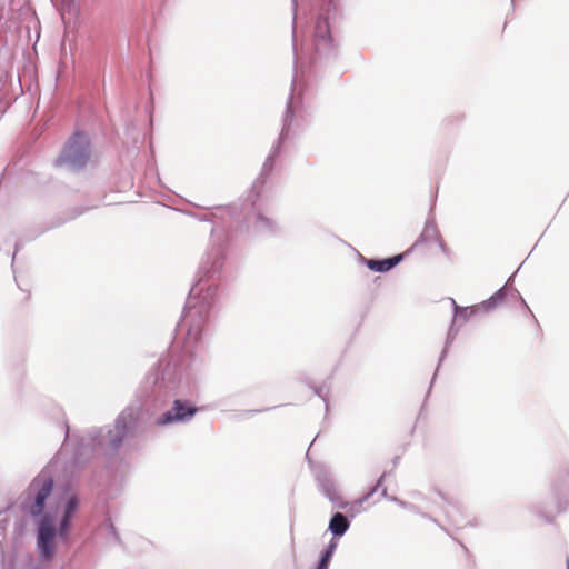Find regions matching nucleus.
<instances>
[{"mask_svg": "<svg viewBox=\"0 0 569 569\" xmlns=\"http://www.w3.org/2000/svg\"><path fill=\"white\" fill-rule=\"evenodd\" d=\"M349 528V521L345 515L337 512L329 522V529L335 536H342Z\"/></svg>", "mask_w": 569, "mask_h": 569, "instance_id": "7", "label": "nucleus"}, {"mask_svg": "<svg viewBox=\"0 0 569 569\" xmlns=\"http://www.w3.org/2000/svg\"><path fill=\"white\" fill-rule=\"evenodd\" d=\"M79 506V500L76 496H70L64 505L63 516L59 526V535L63 538L67 537L70 528V520L73 517Z\"/></svg>", "mask_w": 569, "mask_h": 569, "instance_id": "5", "label": "nucleus"}, {"mask_svg": "<svg viewBox=\"0 0 569 569\" xmlns=\"http://www.w3.org/2000/svg\"><path fill=\"white\" fill-rule=\"evenodd\" d=\"M335 547H336V545H335V543H331V545L329 546V548L326 550V552H325V555L322 556V558H321V560H320V561L329 563V561H330V557H331V555H332V552H333Z\"/></svg>", "mask_w": 569, "mask_h": 569, "instance_id": "9", "label": "nucleus"}, {"mask_svg": "<svg viewBox=\"0 0 569 569\" xmlns=\"http://www.w3.org/2000/svg\"><path fill=\"white\" fill-rule=\"evenodd\" d=\"M197 412L196 407H187L182 401L176 400L170 411L166 412L159 420L160 425L181 421L187 417H192Z\"/></svg>", "mask_w": 569, "mask_h": 569, "instance_id": "4", "label": "nucleus"}, {"mask_svg": "<svg viewBox=\"0 0 569 569\" xmlns=\"http://www.w3.org/2000/svg\"><path fill=\"white\" fill-rule=\"evenodd\" d=\"M53 488V481L49 477L36 478L29 487V493L34 496L33 502L29 507V511L32 516H39L42 513L44 502L50 496Z\"/></svg>", "mask_w": 569, "mask_h": 569, "instance_id": "3", "label": "nucleus"}, {"mask_svg": "<svg viewBox=\"0 0 569 569\" xmlns=\"http://www.w3.org/2000/svg\"><path fill=\"white\" fill-rule=\"evenodd\" d=\"M567 569H569V559L567 560Z\"/></svg>", "mask_w": 569, "mask_h": 569, "instance_id": "13", "label": "nucleus"}, {"mask_svg": "<svg viewBox=\"0 0 569 569\" xmlns=\"http://www.w3.org/2000/svg\"><path fill=\"white\" fill-rule=\"evenodd\" d=\"M89 143L84 134L74 133L59 156L57 163L77 170L82 168L89 159Z\"/></svg>", "mask_w": 569, "mask_h": 569, "instance_id": "1", "label": "nucleus"}, {"mask_svg": "<svg viewBox=\"0 0 569 569\" xmlns=\"http://www.w3.org/2000/svg\"><path fill=\"white\" fill-rule=\"evenodd\" d=\"M328 565H329V563H327V562H322V561H320V562H319V565H318V567H317V569H328Z\"/></svg>", "mask_w": 569, "mask_h": 569, "instance_id": "11", "label": "nucleus"}, {"mask_svg": "<svg viewBox=\"0 0 569 569\" xmlns=\"http://www.w3.org/2000/svg\"><path fill=\"white\" fill-rule=\"evenodd\" d=\"M56 531L54 516L46 513L38 528V549L46 560H50L54 553Z\"/></svg>", "mask_w": 569, "mask_h": 569, "instance_id": "2", "label": "nucleus"}, {"mask_svg": "<svg viewBox=\"0 0 569 569\" xmlns=\"http://www.w3.org/2000/svg\"><path fill=\"white\" fill-rule=\"evenodd\" d=\"M401 254L383 260L369 259L366 261V264L370 270L375 272H386L392 269L396 264H398L401 261Z\"/></svg>", "mask_w": 569, "mask_h": 569, "instance_id": "6", "label": "nucleus"}, {"mask_svg": "<svg viewBox=\"0 0 569 569\" xmlns=\"http://www.w3.org/2000/svg\"><path fill=\"white\" fill-rule=\"evenodd\" d=\"M315 38L317 43H327L330 39V28L327 19L319 18L315 26Z\"/></svg>", "mask_w": 569, "mask_h": 569, "instance_id": "8", "label": "nucleus"}, {"mask_svg": "<svg viewBox=\"0 0 569 569\" xmlns=\"http://www.w3.org/2000/svg\"><path fill=\"white\" fill-rule=\"evenodd\" d=\"M126 417L124 416H121L118 421H117V427H119L121 423H123Z\"/></svg>", "mask_w": 569, "mask_h": 569, "instance_id": "12", "label": "nucleus"}, {"mask_svg": "<svg viewBox=\"0 0 569 569\" xmlns=\"http://www.w3.org/2000/svg\"><path fill=\"white\" fill-rule=\"evenodd\" d=\"M335 547H336V545H335V543H331V545L329 546V548L326 550V552H325V555L322 556V558H321V560H320V561L329 563V561H330V557H331V555H332V552H333Z\"/></svg>", "mask_w": 569, "mask_h": 569, "instance_id": "10", "label": "nucleus"}]
</instances>
